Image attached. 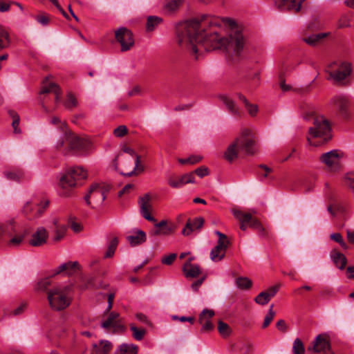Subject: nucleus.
Returning <instances> with one entry per match:
<instances>
[{
  "instance_id": "nucleus-43",
  "label": "nucleus",
  "mask_w": 354,
  "mask_h": 354,
  "mask_svg": "<svg viewBox=\"0 0 354 354\" xmlns=\"http://www.w3.org/2000/svg\"><path fill=\"white\" fill-rule=\"evenodd\" d=\"M271 299L265 291L260 292L255 298L254 301L261 306L267 304Z\"/></svg>"
},
{
  "instance_id": "nucleus-38",
  "label": "nucleus",
  "mask_w": 354,
  "mask_h": 354,
  "mask_svg": "<svg viewBox=\"0 0 354 354\" xmlns=\"http://www.w3.org/2000/svg\"><path fill=\"white\" fill-rule=\"evenodd\" d=\"M8 113H9L10 116L13 119L12 126L14 129V132L15 133H21V130L18 127L19 124V120H20V118H19V115L15 111H12V110L9 111Z\"/></svg>"
},
{
  "instance_id": "nucleus-45",
  "label": "nucleus",
  "mask_w": 354,
  "mask_h": 354,
  "mask_svg": "<svg viewBox=\"0 0 354 354\" xmlns=\"http://www.w3.org/2000/svg\"><path fill=\"white\" fill-rule=\"evenodd\" d=\"M273 304L270 306L268 313L264 318V322L262 325L263 328L268 327L275 316V312L273 310Z\"/></svg>"
},
{
  "instance_id": "nucleus-58",
  "label": "nucleus",
  "mask_w": 354,
  "mask_h": 354,
  "mask_svg": "<svg viewBox=\"0 0 354 354\" xmlns=\"http://www.w3.org/2000/svg\"><path fill=\"white\" fill-rule=\"evenodd\" d=\"M206 279V275L203 276L199 279L196 280V281L193 282L191 285V288L194 291H197L199 288V287L201 286V284L203 283V281Z\"/></svg>"
},
{
  "instance_id": "nucleus-32",
  "label": "nucleus",
  "mask_w": 354,
  "mask_h": 354,
  "mask_svg": "<svg viewBox=\"0 0 354 354\" xmlns=\"http://www.w3.org/2000/svg\"><path fill=\"white\" fill-rule=\"evenodd\" d=\"M138 347L134 344H122L115 354H137Z\"/></svg>"
},
{
  "instance_id": "nucleus-56",
  "label": "nucleus",
  "mask_w": 354,
  "mask_h": 354,
  "mask_svg": "<svg viewBox=\"0 0 354 354\" xmlns=\"http://www.w3.org/2000/svg\"><path fill=\"white\" fill-rule=\"evenodd\" d=\"M127 133V128L126 127V126H124V125L119 126L113 131V134L115 135V136L118 137V138L123 137Z\"/></svg>"
},
{
  "instance_id": "nucleus-64",
  "label": "nucleus",
  "mask_w": 354,
  "mask_h": 354,
  "mask_svg": "<svg viewBox=\"0 0 354 354\" xmlns=\"http://www.w3.org/2000/svg\"><path fill=\"white\" fill-rule=\"evenodd\" d=\"M259 167L265 171V173L262 174L263 178H267L268 176L269 173L272 171V169L266 165H259Z\"/></svg>"
},
{
  "instance_id": "nucleus-8",
  "label": "nucleus",
  "mask_w": 354,
  "mask_h": 354,
  "mask_svg": "<svg viewBox=\"0 0 354 354\" xmlns=\"http://www.w3.org/2000/svg\"><path fill=\"white\" fill-rule=\"evenodd\" d=\"M110 186L102 183L91 185L88 193L84 196V201L88 205H91V198L97 204H102L106 199V194L110 190Z\"/></svg>"
},
{
  "instance_id": "nucleus-16",
  "label": "nucleus",
  "mask_w": 354,
  "mask_h": 354,
  "mask_svg": "<svg viewBox=\"0 0 354 354\" xmlns=\"http://www.w3.org/2000/svg\"><path fill=\"white\" fill-rule=\"evenodd\" d=\"M195 178L193 173H188L179 178L169 176L167 178L168 185L172 188L178 189L188 183H194Z\"/></svg>"
},
{
  "instance_id": "nucleus-24",
  "label": "nucleus",
  "mask_w": 354,
  "mask_h": 354,
  "mask_svg": "<svg viewBox=\"0 0 354 354\" xmlns=\"http://www.w3.org/2000/svg\"><path fill=\"white\" fill-rule=\"evenodd\" d=\"M127 240L131 247L138 246L147 241V234L141 230H135L132 234L127 236Z\"/></svg>"
},
{
  "instance_id": "nucleus-63",
  "label": "nucleus",
  "mask_w": 354,
  "mask_h": 354,
  "mask_svg": "<svg viewBox=\"0 0 354 354\" xmlns=\"http://www.w3.org/2000/svg\"><path fill=\"white\" fill-rule=\"evenodd\" d=\"M330 239L339 244L343 241V238L339 233H333L330 234Z\"/></svg>"
},
{
  "instance_id": "nucleus-44",
  "label": "nucleus",
  "mask_w": 354,
  "mask_h": 354,
  "mask_svg": "<svg viewBox=\"0 0 354 354\" xmlns=\"http://www.w3.org/2000/svg\"><path fill=\"white\" fill-rule=\"evenodd\" d=\"M236 285L239 288L248 289L252 286V281L247 277H239L236 279Z\"/></svg>"
},
{
  "instance_id": "nucleus-42",
  "label": "nucleus",
  "mask_w": 354,
  "mask_h": 354,
  "mask_svg": "<svg viewBox=\"0 0 354 354\" xmlns=\"http://www.w3.org/2000/svg\"><path fill=\"white\" fill-rule=\"evenodd\" d=\"M35 19L41 26H46L50 21V16L46 13L42 12L35 16Z\"/></svg>"
},
{
  "instance_id": "nucleus-39",
  "label": "nucleus",
  "mask_w": 354,
  "mask_h": 354,
  "mask_svg": "<svg viewBox=\"0 0 354 354\" xmlns=\"http://www.w3.org/2000/svg\"><path fill=\"white\" fill-rule=\"evenodd\" d=\"M118 244V239L116 237L113 238L110 241V243L108 245L107 251L105 253L106 258H110V257H113V255L114 254L115 251L117 248Z\"/></svg>"
},
{
  "instance_id": "nucleus-10",
  "label": "nucleus",
  "mask_w": 354,
  "mask_h": 354,
  "mask_svg": "<svg viewBox=\"0 0 354 354\" xmlns=\"http://www.w3.org/2000/svg\"><path fill=\"white\" fill-rule=\"evenodd\" d=\"M115 40L121 46V51L129 50L134 45L133 33L125 27H120L115 31Z\"/></svg>"
},
{
  "instance_id": "nucleus-12",
  "label": "nucleus",
  "mask_w": 354,
  "mask_h": 354,
  "mask_svg": "<svg viewBox=\"0 0 354 354\" xmlns=\"http://www.w3.org/2000/svg\"><path fill=\"white\" fill-rule=\"evenodd\" d=\"M330 104L335 107L342 117L344 118L348 117L350 101L347 96L343 95H336L331 99Z\"/></svg>"
},
{
  "instance_id": "nucleus-40",
  "label": "nucleus",
  "mask_w": 354,
  "mask_h": 354,
  "mask_svg": "<svg viewBox=\"0 0 354 354\" xmlns=\"http://www.w3.org/2000/svg\"><path fill=\"white\" fill-rule=\"evenodd\" d=\"M218 330L223 337H227L231 333V329L229 325L223 321L218 322Z\"/></svg>"
},
{
  "instance_id": "nucleus-26",
  "label": "nucleus",
  "mask_w": 354,
  "mask_h": 354,
  "mask_svg": "<svg viewBox=\"0 0 354 354\" xmlns=\"http://www.w3.org/2000/svg\"><path fill=\"white\" fill-rule=\"evenodd\" d=\"M220 100L225 104L227 111L234 116H240L241 113L234 100L226 95H220Z\"/></svg>"
},
{
  "instance_id": "nucleus-55",
  "label": "nucleus",
  "mask_w": 354,
  "mask_h": 354,
  "mask_svg": "<svg viewBox=\"0 0 354 354\" xmlns=\"http://www.w3.org/2000/svg\"><path fill=\"white\" fill-rule=\"evenodd\" d=\"M192 173L194 175V174H196L200 178H203L204 176H206L209 174V170L207 167L202 166L195 169Z\"/></svg>"
},
{
  "instance_id": "nucleus-57",
  "label": "nucleus",
  "mask_w": 354,
  "mask_h": 354,
  "mask_svg": "<svg viewBox=\"0 0 354 354\" xmlns=\"http://www.w3.org/2000/svg\"><path fill=\"white\" fill-rule=\"evenodd\" d=\"M176 258V254L175 253H171L168 256H165L162 257L161 262L165 265H171L174 260Z\"/></svg>"
},
{
  "instance_id": "nucleus-11",
  "label": "nucleus",
  "mask_w": 354,
  "mask_h": 354,
  "mask_svg": "<svg viewBox=\"0 0 354 354\" xmlns=\"http://www.w3.org/2000/svg\"><path fill=\"white\" fill-rule=\"evenodd\" d=\"M309 350L315 353H323L324 354H334L331 351L330 344L328 336L326 334H320L317 336L313 342V346H309Z\"/></svg>"
},
{
  "instance_id": "nucleus-14",
  "label": "nucleus",
  "mask_w": 354,
  "mask_h": 354,
  "mask_svg": "<svg viewBox=\"0 0 354 354\" xmlns=\"http://www.w3.org/2000/svg\"><path fill=\"white\" fill-rule=\"evenodd\" d=\"M48 201H46L42 204V207L37 203H32L31 201H28L26 203L23 207V212L26 216H29V218H37L40 216L44 209L48 205Z\"/></svg>"
},
{
  "instance_id": "nucleus-29",
  "label": "nucleus",
  "mask_w": 354,
  "mask_h": 354,
  "mask_svg": "<svg viewBox=\"0 0 354 354\" xmlns=\"http://www.w3.org/2000/svg\"><path fill=\"white\" fill-rule=\"evenodd\" d=\"M95 354H109L113 348V344L108 340H100L99 344L93 345Z\"/></svg>"
},
{
  "instance_id": "nucleus-50",
  "label": "nucleus",
  "mask_w": 354,
  "mask_h": 354,
  "mask_svg": "<svg viewBox=\"0 0 354 354\" xmlns=\"http://www.w3.org/2000/svg\"><path fill=\"white\" fill-rule=\"evenodd\" d=\"M50 123L54 125H58L59 128L61 129V130L64 132V133L66 131H68L66 129V124L65 122H62L60 119L56 116H54L50 120Z\"/></svg>"
},
{
  "instance_id": "nucleus-53",
  "label": "nucleus",
  "mask_w": 354,
  "mask_h": 354,
  "mask_svg": "<svg viewBox=\"0 0 354 354\" xmlns=\"http://www.w3.org/2000/svg\"><path fill=\"white\" fill-rule=\"evenodd\" d=\"M248 225H250L251 227L258 230L262 234L264 232V228L263 227L260 222L256 218L252 217Z\"/></svg>"
},
{
  "instance_id": "nucleus-51",
  "label": "nucleus",
  "mask_w": 354,
  "mask_h": 354,
  "mask_svg": "<svg viewBox=\"0 0 354 354\" xmlns=\"http://www.w3.org/2000/svg\"><path fill=\"white\" fill-rule=\"evenodd\" d=\"M350 26V19L346 15H343L338 21L337 27L339 28H344Z\"/></svg>"
},
{
  "instance_id": "nucleus-47",
  "label": "nucleus",
  "mask_w": 354,
  "mask_h": 354,
  "mask_svg": "<svg viewBox=\"0 0 354 354\" xmlns=\"http://www.w3.org/2000/svg\"><path fill=\"white\" fill-rule=\"evenodd\" d=\"M51 281L49 277H46L41 279L38 281L37 285V289L40 291H46L48 288L50 286Z\"/></svg>"
},
{
  "instance_id": "nucleus-23",
  "label": "nucleus",
  "mask_w": 354,
  "mask_h": 354,
  "mask_svg": "<svg viewBox=\"0 0 354 354\" xmlns=\"http://www.w3.org/2000/svg\"><path fill=\"white\" fill-rule=\"evenodd\" d=\"M7 234L10 237L8 241V245L11 247H17L21 244L25 237V232L14 234V225L10 223L6 227Z\"/></svg>"
},
{
  "instance_id": "nucleus-33",
  "label": "nucleus",
  "mask_w": 354,
  "mask_h": 354,
  "mask_svg": "<svg viewBox=\"0 0 354 354\" xmlns=\"http://www.w3.org/2000/svg\"><path fill=\"white\" fill-rule=\"evenodd\" d=\"M184 0H167L164 5V12L168 15L176 11Z\"/></svg>"
},
{
  "instance_id": "nucleus-52",
  "label": "nucleus",
  "mask_w": 354,
  "mask_h": 354,
  "mask_svg": "<svg viewBox=\"0 0 354 354\" xmlns=\"http://www.w3.org/2000/svg\"><path fill=\"white\" fill-rule=\"evenodd\" d=\"M281 287V285L279 283L276 284L273 286L270 287L267 290H266V293H267V295H268L269 298L271 299L272 297H274L277 292L279 290V288Z\"/></svg>"
},
{
  "instance_id": "nucleus-2",
  "label": "nucleus",
  "mask_w": 354,
  "mask_h": 354,
  "mask_svg": "<svg viewBox=\"0 0 354 354\" xmlns=\"http://www.w3.org/2000/svg\"><path fill=\"white\" fill-rule=\"evenodd\" d=\"M306 120H313V126L309 128L307 140L310 145L317 146L327 142L331 138V126L323 115H317L309 110L304 114Z\"/></svg>"
},
{
  "instance_id": "nucleus-13",
  "label": "nucleus",
  "mask_w": 354,
  "mask_h": 354,
  "mask_svg": "<svg viewBox=\"0 0 354 354\" xmlns=\"http://www.w3.org/2000/svg\"><path fill=\"white\" fill-rule=\"evenodd\" d=\"M175 228L174 224L162 220L154 224L153 229L150 231L149 234L151 236H169L174 232Z\"/></svg>"
},
{
  "instance_id": "nucleus-5",
  "label": "nucleus",
  "mask_w": 354,
  "mask_h": 354,
  "mask_svg": "<svg viewBox=\"0 0 354 354\" xmlns=\"http://www.w3.org/2000/svg\"><path fill=\"white\" fill-rule=\"evenodd\" d=\"M72 286H56L48 292L47 299L50 308L57 311L66 308L71 302V292Z\"/></svg>"
},
{
  "instance_id": "nucleus-59",
  "label": "nucleus",
  "mask_w": 354,
  "mask_h": 354,
  "mask_svg": "<svg viewBox=\"0 0 354 354\" xmlns=\"http://www.w3.org/2000/svg\"><path fill=\"white\" fill-rule=\"evenodd\" d=\"M187 158L189 165H194L199 162L202 160L203 157L198 155H192Z\"/></svg>"
},
{
  "instance_id": "nucleus-19",
  "label": "nucleus",
  "mask_w": 354,
  "mask_h": 354,
  "mask_svg": "<svg viewBox=\"0 0 354 354\" xmlns=\"http://www.w3.org/2000/svg\"><path fill=\"white\" fill-rule=\"evenodd\" d=\"M48 234L46 230L40 227L32 234L29 241V244L34 247H39L44 245L48 239Z\"/></svg>"
},
{
  "instance_id": "nucleus-49",
  "label": "nucleus",
  "mask_w": 354,
  "mask_h": 354,
  "mask_svg": "<svg viewBox=\"0 0 354 354\" xmlns=\"http://www.w3.org/2000/svg\"><path fill=\"white\" fill-rule=\"evenodd\" d=\"M4 176L10 180L19 181L21 177V174L15 171H5Z\"/></svg>"
},
{
  "instance_id": "nucleus-1",
  "label": "nucleus",
  "mask_w": 354,
  "mask_h": 354,
  "mask_svg": "<svg viewBox=\"0 0 354 354\" xmlns=\"http://www.w3.org/2000/svg\"><path fill=\"white\" fill-rule=\"evenodd\" d=\"M231 28L227 37L221 35L218 29L221 19L209 15L179 23L176 26L178 45L186 48L197 59L203 50H223L228 59H239L246 43V38L235 22L227 20Z\"/></svg>"
},
{
  "instance_id": "nucleus-27",
  "label": "nucleus",
  "mask_w": 354,
  "mask_h": 354,
  "mask_svg": "<svg viewBox=\"0 0 354 354\" xmlns=\"http://www.w3.org/2000/svg\"><path fill=\"white\" fill-rule=\"evenodd\" d=\"M329 35V32H320L317 34H312L310 35L304 37L302 41L311 46L318 45L322 40L326 38Z\"/></svg>"
},
{
  "instance_id": "nucleus-28",
  "label": "nucleus",
  "mask_w": 354,
  "mask_h": 354,
  "mask_svg": "<svg viewBox=\"0 0 354 354\" xmlns=\"http://www.w3.org/2000/svg\"><path fill=\"white\" fill-rule=\"evenodd\" d=\"M78 268L79 263L77 261H68L60 265L55 270V274H58L62 272H66L68 275H71Z\"/></svg>"
},
{
  "instance_id": "nucleus-36",
  "label": "nucleus",
  "mask_w": 354,
  "mask_h": 354,
  "mask_svg": "<svg viewBox=\"0 0 354 354\" xmlns=\"http://www.w3.org/2000/svg\"><path fill=\"white\" fill-rule=\"evenodd\" d=\"M130 330L132 331L133 337L138 341L142 340L145 334L146 330L142 328H138L133 324L130 325Z\"/></svg>"
},
{
  "instance_id": "nucleus-17",
  "label": "nucleus",
  "mask_w": 354,
  "mask_h": 354,
  "mask_svg": "<svg viewBox=\"0 0 354 354\" xmlns=\"http://www.w3.org/2000/svg\"><path fill=\"white\" fill-rule=\"evenodd\" d=\"M230 245V241L218 240L217 245L211 250V259L215 262L221 261L224 258L225 250Z\"/></svg>"
},
{
  "instance_id": "nucleus-60",
  "label": "nucleus",
  "mask_w": 354,
  "mask_h": 354,
  "mask_svg": "<svg viewBox=\"0 0 354 354\" xmlns=\"http://www.w3.org/2000/svg\"><path fill=\"white\" fill-rule=\"evenodd\" d=\"M245 106L247 109L250 115H251L252 116L255 115L256 113H257L258 107L257 105L252 104L249 102V106Z\"/></svg>"
},
{
  "instance_id": "nucleus-18",
  "label": "nucleus",
  "mask_w": 354,
  "mask_h": 354,
  "mask_svg": "<svg viewBox=\"0 0 354 354\" xmlns=\"http://www.w3.org/2000/svg\"><path fill=\"white\" fill-rule=\"evenodd\" d=\"M214 315L212 310L204 309L198 317V322L202 326V332H208L214 328V325L211 322L210 319Z\"/></svg>"
},
{
  "instance_id": "nucleus-22",
  "label": "nucleus",
  "mask_w": 354,
  "mask_h": 354,
  "mask_svg": "<svg viewBox=\"0 0 354 354\" xmlns=\"http://www.w3.org/2000/svg\"><path fill=\"white\" fill-rule=\"evenodd\" d=\"M192 258L189 259L183 266V272L186 278H196L201 274V270L198 265L193 264L191 261Z\"/></svg>"
},
{
  "instance_id": "nucleus-54",
  "label": "nucleus",
  "mask_w": 354,
  "mask_h": 354,
  "mask_svg": "<svg viewBox=\"0 0 354 354\" xmlns=\"http://www.w3.org/2000/svg\"><path fill=\"white\" fill-rule=\"evenodd\" d=\"M345 183L354 191V172H349L346 174Z\"/></svg>"
},
{
  "instance_id": "nucleus-7",
  "label": "nucleus",
  "mask_w": 354,
  "mask_h": 354,
  "mask_svg": "<svg viewBox=\"0 0 354 354\" xmlns=\"http://www.w3.org/2000/svg\"><path fill=\"white\" fill-rule=\"evenodd\" d=\"M326 72L329 75V79L340 84L351 75V68L350 64L347 62H333L328 65Z\"/></svg>"
},
{
  "instance_id": "nucleus-35",
  "label": "nucleus",
  "mask_w": 354,
  "mask_h": 354,
  "mask_svg": "<svg viewBox=\"0 0 354 354\" xmlns=\"http://www.w3.org/2000/svg\"><path fill=\"white\" fill-rule=\"evenodd\" d=\"M162 19L158 16H149L147 18L146 29L148 32L153 31L157 26L160 24Z\"/></svg>"
},
{
  "instance_id": "nucleus-21",
  "label": "nucleus",
  "mask_w": 354,
  "mask_h": 354,
  "mask_svg": "<svg viewBox=\"0 0 354 354\" xmlns=\"http://www.w3.org/2000/svg\"><path fill=\"white\" fill-rule=\"evenodd\" d=\"M320 161L329 168L335 167L339 160V155L337 150H331L323 153L320 158Z\"/></svg>"
},
{
  "instance_id": "nucleus-46",
  "label": "nucleus",
  "mask_w": 354,
  "mask_h": 354,
  "mask_svg": "<svg viewBox=\"0 0 354 354\" xmlns=\"http://www.w3.org/2000/svg\"><path fill=\"white\" fill-rule=\"evenodd\" d=\"M64 106L67 109H72L77 106V100L71 93H68Z\"/></svg>"
},
{
  "instance_id": "nucleus-15",
  "label": "nucleus",
  "mask_w": 354,
  "mask_h": 354,
  "mask_svg": "<svg viewBox=\"0 0 354 354\" xmlns=\"http://www.w3.org/2000/svg\"><path fill=\"white\" fill-rule=\"evenodd\" d=\"M138 203L141 215L147 221L155 222L156 218L150 214L152 209L151 204V196L149 194H145L139 198Z\"/></svg>"
},
{
  "instance_id": "nucleus-62",
  "label": "nucleus",
  "mask_w": 354,
  "mask_h": 354,
  "mask_svg": "<svg viewBox=\"0 0 354 354\" xmlns=\"http://www.w3.org/2000/svg\"><path fill=\"white\" fill-rule=\"evenodd\" d=\"M25 306H26L25 304L20 305L19 307H17L16 309H15L10 313V315H14V316H17V315H21L24 312Z\"/></svg>"
},
{
  "instance_id": "nucleus-20",
  "label": "nucleus",
  "mask_w": 354,
  "mask_h": 354,
  "mask_svg": "<svg viewBox=\"0 0 354 354\" xmlns=\"http://www.w3.org/2000/svg\"><path fill=\"white\" fill-rule=\"evenodd\" d=\"M204 221L202 217H196L194 219L189 218L182 230V234L184 236H189L194 231L199 230L203 227Z\"/></svg>"
},
{
  "instance_id": "nucleus-41",
  "label": "nucleus",
  "mask_w": 354,
  "mask_h": 354,
  "mask_svg": "<svg viewBox=\"0 0 354 354\" xmlns=\"http://www.w3.org/2000/svg\"><path fill=\"white\" fill-rule=\"evenodd\" d=\"M305 348L304 344L300 339L297 338L295 339L292 346L293 354H304Z\"/></svg>"
},
{
  "instance_id": "nucleus-25",
  "label": "nucleus",
  "mask_w": 354,
  "mask_h": 354,
  "mask_svg": "<svg viewBox=\"0 0 354 354\" xmlns=\"http://www.w3.org/2000/svg\"><path fill=\"white\" fill-rule=\"evenodd\" d=\"M48 78L43 82V86L40 91V94L53 93L55 95V100L58 102L60 100V88L55 83H48Z\"/></svg>"
},
{
  "instance_id": "nucleus-48",
  "label": "nucleus",
  "mask_w": 354,
  "mask_h": 354,
  "mask_svg": "<svg viewBox=\"0 0 354 354\" xmlns=\"http://www.w3.org/2000/svg\"><path fill=\"white\" fill-rule=\"evenodd\" d=\"M66 231V227L65 225H61L60 227H57L55 228V236L54 237V241H60L65 235Z\"/></svg>"
},
{
  "instance_id": "nucleus-61",
  "label": "nucleus",
  "mask_w": 354,
  "mask_h": 354,
  "mask_svg": "<svg viewBox=\"0 0 354 354\" xmlns=\"http://www.w3.org/2000/svg\"><path fill=\"white\" fill-rule=\"evenodd\" d=\"M133 185L131 184L126 185L119 192L118 196H122L125 193H128L131 189H133Z\"/></svg>"
},
{
  "instance_id": "nucleus-34",
  "label": "nucleus",
  "mask_w": 354,
  "mask_h": 354,
  "mask_svg": "<svg viewBox=\"0 0 354 354\" xmlns=\"http://www.w3.org/2000/svg\"><path fill=\"white\" fill-rule=\"evenodd\" d=\"M122 151L124 153H128L131 156H134L136 158L134 170H137L139 172H142L144 171V167L142 165H140V157L136 153L135 151L132 148L127 145H124L122 148Z\"/></svg>"
},
{
  "instance_id": "nucleus-9",
  "label": "nucleus",
  "mask_w": 354,
  "mask_h": 354,
  "mask_svg": "<svg viewBox=\"0 0 354 354\" xmlns=\"http://www.w3.org/2000/svg\"><path fill=\"white\" fill-rule=\"evenodd\" d=\"M101 327L106 331L111 330L113 333H121L125 330V327L120 314L114 311L111 312L107 319L102 322Z\"/></svg>"
},
{
  "instance_id": "nucleus-3",
  "label": "nucleus",
  "mask_w": 354,
  "mask_h": 354,
  "mask_svg": "<svg viewBox=\"0 0 354 354\" xmlns=\"http://www.w3.org/2000/svg\"><path fill=\"white\" fill-rule=\"evenodd\" d=\"M239 150L244 151L246 155H253L255 153V139L250 129H245L224 153V158L230 162L239 157Z\"/></svg>"
},
{
  "instance_id": "nucleus-37",
  "label": "nucleus",
  "mask_w": 354,
  "mask_h": 354,
  "mask_svg": "<svg viewBox=\"0 0 354 354\" xmlns=\"http://www.w3.org/2000/svg\"><path fill=\"white\" fill-rule=\"evenodd\" d=\"M10 44V36L7 31L0 30V51L7 48Z\"/></svg>"
},
{
  "instance_id": "nucleus-4",
  "label": "nucleus",
  "mask_w": 354,
  "mask_h": 354,
  "mask_svg": "<svg viewBox=\"0 0 354 354\" xmlns=\"http://www.w3.org/2000/svg\"><path fill=\"white\" fill-rule=\"evenodd\" d=\"M65 142L67 144V147L64 149V154L70 152L85 154L92 149V143L90 140L76 136L71 131L64 133L63 138L57 142L56 147L61 149L64 147Z\"/></svg>"
},
{
  "instance_id": "nucleus-31",
  "label": "nucleus",
  "mask_w": 354,
  "mask_h": 354,
  "mask_svg": "<svg viewBox=\"0 0 354 354\" xmlns=\"http://www.w3.org/2000/svg\"><path fill=\"white\" fill-rule=\"evenodd\" d=\"M233 214L241 222L240 228L245 231L247 227L246 225L249 223L252 218V215L249 213H243L239 210H234Z\"/></svg>"
},
{
  "instance_id": "nucleus-6",
  "label": "nucleus",
  "mask_w": 354,
  "mask_h": 354,
  "mask_svg": "<svg viewBox=\"0 0 354 354\" xmlns=\"http://www.w3.org/2000/svg\"><path fill=\"white\" fill-rule=\"evenodd\" d=\"M87 173L82 167H76L69 169L59 179V194L64 196L70 195V189L79 185L78 181L86 179Z\"/></svg>"
},
{
  "instance_id": "nucleus-30",
  "label": "nucleus",
  "mask_w": 354,
  "mask_h": 354,
  "mask_svg": "<svg viewBox=\"0 0 354 354\" xmlns=\"http://www.w3.org/2000/svg\"><path fill=\"white\" fill-rule=\"evenodd\" d=\"M330 257L337 267H338L340 270L345 268L347 259L343 254L337 251L336 250H333L330 252Z\"/></svg>"
}]
</instances>
